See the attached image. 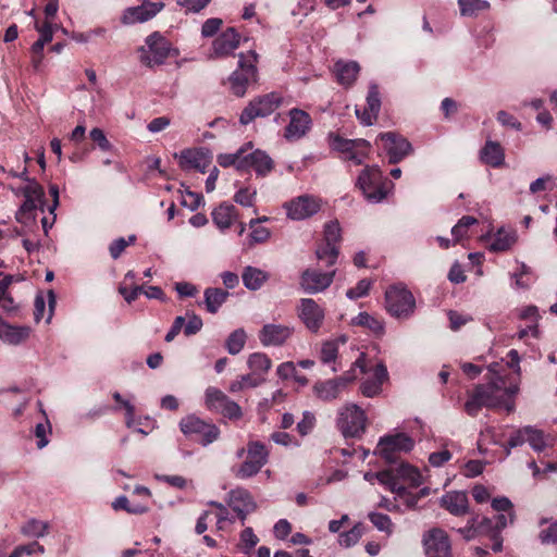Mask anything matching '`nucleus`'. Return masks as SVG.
I'll use <instances>...</instances> for the list:
<instances>
[{
    "mask_svg": "<svg viewBox=\"0 0 557 557\" xmlns=\"http://www.w3.org/2000/svg\"><path fill=\"white\" fill-rule=\"evenodd\" d=\"M498 363L488 366L490 376L485 384H479L469 394L465 404L466 412L475 417L485 407L490 409L505 408L508 412L513 411L515 403L512 397L518 393V383H507L506 375L499 371Z\"/></svg>",
    "mask_w": 557,
    "mask_h": 557,
    "instance_id": "obj_1",
    "label": "nucleus"
},
{
    "mask_svg": "<svg viewBox=\"0 0 557 557\" xmlns=\"http://www.w3.org/2000/svg\"><path fill=\"white\" fill-rule=\"evenodd\" d=\"M358 186L368 201L377 203L386 198L394 185L383 177L379 168L367 166L358 177Z\"/></svg>",
    "mask_w": 557,
    "mask_h": 557,
    "instance_id": "obj_2",
    "label": "nucleus"
},
{
    "mask_svg": "<svg viewBox=\"0 0 557 557\" xmlns=\"http://www.w3.org/2000/svg\"><path fill=\"white\" fill-rule=\"evenodd\" d=\"M258 55L255 51H248L247 54L240 53L238 67L230 77L231 90L234 95L243 97L246 94L247 86L257 81Z\"/></svg>",
    "mask_w": 557,
    "mask_h": 557,
    "instance_id": "obj_3",
    "label": "nucleus"
},
{
    "mask_svg": "<svg viewBox=\"0 0 557 557\" xmlns=\"http://www.w3.org/2000/svg\"><path fill=\"white\" fill-rule=\"evenodd\" d=\"M366 412L355 404H345L338 409L336 425L345 437H359L367 429Z\"/></svg>",
    "mask_w": 557,
    "mask_h": 557,
    "instance_id": "obj_4",
    "label": "nucleus"
},
{
    "mask_svg": "<svg viewBox=\"0 0 557 557\" xmlns=\"http://www.w3.org/2000/svg\"><path fill=\"white\" fill-rule=\"evenodd\" d=\"M385 307L391 315L407 319L414 311L416 300L405 286L394 285L385 292Z\"/></svg>",
    "mask_w": 557,
    "mask_h": 557,
    "instance_id": "obj_5",
    "label": "nucleus"
},
{
    "mask_svg": "<svg viewBox=\"0 0 557 557\" xmlns=\"http://www.w3.org/2000/svg\"><path fill=\"white\" fill-rule=\"evenodd\" d=\"M269 450L265 445L259 441H250L247 444L246 460L238 467L233 469V473L237 479H248L256 475L268 462Z\"/></svg>",
    "mask_w": 557,
    "mask_h": 557,
    "instance_id": "obj_6",
    "label": "nucleus"
},
{
    "mask_svg": "<svg viewBox=\"0 0 557 557\" xmlns=\"http://www.w3.org/2000/svg\"><path fill=\"white\" fill-rule=\"evenodd\" d=\"M283 102V97L277 92H270L255 98L243 110L239 122L247 125L256 117H265L272 114Z\"/></svg>",
    "mask_w": 557,
    "mask_h": 557,
    "instance_id": "obj_7",
    "label": "nucleus"
},
{
    "mask_svg": "<svg viewBox=\"0 0 557 557\" xmlns=\"http://www.w3.org/2000/svg\"><path fill=\"white\" fill-rule=\"evenodd\" d=\"M413 446V440L404 433L386 435L380 438L374 455L380 456L388 463H395L399 453L410 451Z\"/></svg>",
    "mask_w": 557,
    "mask_h": 557,
    "instance_id": "obj_8",
    "label": "nucleus"
},
{
    "mask_svg": "<svg viewBox=\"0 0 557 557\" xmlns=\"http://www.w3.org/2000/svg\"><path fill=\"white\" fill-rule=\"evenodd\" d=\"M171 51V44L159 32L150 34L146 38V47H140V60L148 66L164 63Z\"/></svg>",
    "mask_w": 557,
    "mask_h": 557,
    "instance_id": "obj_9",
    "label": "nucleus"
},
{
    "mask_svg": "<svg viewBox=\"0 0 557 557\" xmlns=\"http://www.w3.org/2000/svg\"><path fill=\"white\" fill-rule=\"evenodd\" d=\"M180 429L186 436H197L207 446L218 440L220 430L216 425L206 422L195 414H189L180 421Z\"/></svg>",
    "mask_w": 557,
    "mask_h": 557,
    "instance_id": "obj_10",
    "label": "nucleus"
},
{
    "mask_svg": "<svg viewBox=\"0 0 557 557\" xmlns=\"http://www.w3.org/2000/svg\"><path fill=\"white\" fill-rule=\"evenodd\" d=\"M426 557H451V544L447 533L441 528H432L422 535Z\"/></svg>",
    "mask_w": 557,
    "mask_h": 557,
    "instance_id": "obj_11",
    "label": "nucleus"
},
{
    "mask_svg": "<svg viewBox=\"0 0 557 557\" xmlns=\"http://www.w3.org/2000/svg\"><path fill=\"white\" fill-rule=\"evenodd\" d=\"M336 270L321 272L315 269H307L301 273L300 286L307 294H317L326 289L334 280Z\"/></svg>",
    "mask_w": 557,
    "mask_h": 557,
    "instance_id": "obj_12",
    "label": "nucleus"
},
{
    "mask_svg": "<svg viewBox=\"0 0 557 557\" xmlns=\"http://www.w3.org/2000/svg\"><path fill=\"white\" fill-rule=\"evenodd\" d=\"M298 311V315L306 327L317 333L324 321L325 313L323 308L311 298H302L300 299Z\"/></svg>",
    "mask_w": 557,
    "mask_h": 557,
    "instance_id": "obj_13",
    "label": "nucleus"
},
{
    "mask_svg": "<svg viewBox=\"0 0 557 557\" xmlns=\"http://www.w3.org/2000/svg\"><path fill=\"white\" fill-rule=\"evenodd\" d=\"M288 218L305 220L315 214L320 208V200L313 196L304 195L285 205Z\"/></svg>",
    "mask_w": 557,
    "mask_h": 557,
    "instance_id": "obj_14",
    "label": "nucleus"
},
{
    "mask_svg": "<svg viewBox=\"0 0 557 557\" xmlns=\"http://www.w3.org/2000/svg\"><path fill=\"white\" fill-rule=\"evenodd\" d=\"M163 8V2L144 1L140 5L127 8L121 21L125 25L147 22L154 17Z\"/></svg>",
    "mask_w": 557,
    "mask_h": 557,
    "instance_id": "obj_15",
    "label": "nucleus"
},
{
    "mask_svg": "<svg viewBox=\"0 0 557 557\" xmlns=\"http://www.w3.org/2000/svg\"><path fill=\"white\" fill-rule=\"evenodd\" d=\"M289 123L285 127L284 137L288 140L302 138L311 128L312 120L306 111L292 109L288 112Z\"/></svg>",
    "mask_w": 557,
    "mask_h": 557,
    "instance_id": "obj_16",
    "label": "nucleus"
},
{
    "mask_svg": "<svg viewBox=\"0 0 557 557\" xmlns=\"http://www.w3.org/2000/svg\"><path fill=\"white\" fill-rule=\"evenodd\" d=\"M380 138L384 141V149L388 154L389 163H398L411 151V144L393 132L382 133Z\"/></svg>",
    "mask_w": 557,
    "mask_h": 557,
    "instance_id": "obj_17",
    "label": "nucleus"
},
{
    "mask_svg": "<svg viewBox=\"0 0 557 557\" xmlns=\"http://www.w3.org/2000/svg\"><path fill=\"white\" fill-rule=\"evenodd\" d=\"M352 381L351 376L342 375L339 377L317 382L313 385V392L318 398L324 401L336 399L342 391Z\"/></svg>",
    "mask_w": 557,
    "mask_h": 557,
    "instance_id": "obj_18",
    "label": "nucleus"
},
{
    "mask_svg": "<svg viewBox=\"0 0 557 557\" xmlns=\"http://www.w3.org/2000/svg\"><path fill=\"white\" fill-rule=\"evenodd\" d=\"M333 146L336 150L345 153L346 159L356 164H360L370 145L366 139H344L336 137Z\"/></svg>",
    "mask_w": 557,
    "mask_h": 557,
    "instance_id": "obj_19",
    "label": "nucleus"
},
{
    "mask_svg": "<svg viewBox=\"0 0 557 557\" xmlns=\"http://www.w3.org/2000/svg\"><path fill=\"white\" fill-rule=\"evenodd\" d=\"M240 36L234 27H228L212 42V58H224L232 54L239 46Z\"/></svg>",
    "mask_w": 557,
    "mask_h": 557,
    "instance_id": "obj_20",
    "label": "nucleus"
},
{
    "mask_svg": "<svg viewBox=\"0 0 557 557\" xmlns=\"http://www.w3.org/2000/svg\"><path fill=\"white\" fill-rule=\"evenodd\" d=\"M381 110V97L379 86L375 83H371L367 96V107L363 111L356 109V115L362 124L370 126L372 125Z\"/></svg>",
    "mask_w": 557,
    "mask_h": 557,
    "instance_id": "obj_21",
    "label": "nucleus"
},
{
    "mask_svg": "<svg viewBox=\"0 0 557 557\" xmlns=\"http://www.w3.org/2000/svg\"><path fill=\"white\" fill-rule=\"evenodd\" d=\"M293 334V327L283 324H265L259 332V339L263 346H281Z\"/></svg>",
    "mask_w": 557,
    "mask_h": 557,
    "instance_id": "obj_22",
    "label": "nucleus"
},
{
    "mask_svg": "<svg viewBox=\"0 0 557 557\" xmlns=\"http://www.w3.org/2000/svg\"><path fill=\"white\" fill-rule=\"evenodd\" d=\"M178 158L180 166L185 171L195 169L205 173L211 162L208 151L202 149H185L181 151Z\"/></svg>",
    "mask_w": 557,
    "mask_h": 557,
    "instance_id": "obj_23",
    "label": "nucleus"
},
{
    "mask_svg": "<svg viewBox=\"0 0 557 557\" xmlns=\"http://www.w3.org/2000/svg\"><path fill=\"white\" fill-rule=\"evenodd\" d=\"M247 150L246 148V152H243L244 171L252 169L260 176L268 175L273 169V160L270 156L262 150H255L249 153Z\"/></svg>",
    "mask_w": 557,
    "mask_h": 557,
    "instance_id": "obj_24",
    "label": "nucleus"
},
{
    "mask_svg": "<svg viewBox=\"0 0 557 557\" xmlns=\"http://www.w3.org/2000/svg\"><path fill=\"white\" fill-rule=\"evenodd\" d=\"M441 506L456 517L465 516L469 510V502L466 492H447L441 498Z\"/></svg>",
    "mask_w": 557,
    "mask_h": 557,
    "instance_id": "obj_25",
    "label": "nucleus"
},
{
    "mask_svg": "<svg viewBox=\"0 0 557 557\" xmlns=\"http://www.w3.org/2000/svg\"><path fill=\"white\" fill-rule=\"evenodd\" d=\"M388 377L386 367L380 362L373 369L372 377L364 380L360 385V392L366 397H375L382 392V384Z\"/></svg>",
    "mask_w": 557,
    "mask_h": 557,
    "instance_id": "obj_26",
    "label": "nucleus"
},
{
    "mask_svg": "<svg viewBox=\"0 0 557 557\" xmlns=\"http://www.w3.org/2000/svg\"><path fill=\"white\" fill-rule=\"evenodd\" d=\"M30 334L28 326H15L0 318V338L11 345H18L26 341Z\"/></svg>",
    "mask_w": 557,
    "mask_h": 557,
    "instance_id": "obj_27",
    "label": "nucleus"
},
{
    "mask_svg": "<svg viewBox=\"0 0 557 557\" xmlns=\"http://www.w3.org/2000/svg\"><path fill=\"white\" fill-rule=\"evenodd\" d=\"M269 278L270 274L267 271L252 265L245 267L242 272L244 286L252 292L259 290Z\"/></svg>",
    "mask_w": 557,
    "mask_h": 557,
    "instance_id": "obj_28",
    "label": "nucleus"
},
{
    "mask_svg": "<svg viewBox=\"0 0 557 557\" xmlns=\"http://www.w3.org/2000/svg\"><path fill=\"white\" fill-rule=\"evenodd\" d=\"M334 71L337 82L345 87H349L356 81L360 66L356 61H337L334 65Z\"/></svg>",
    "mask_w": 557,
    "mask_h": 557,
    "instance_id": "obj_29",
    "label": "nucleus"
},
{
    "mask_svg": "<svg viewBox=\"0 0 557 557\" xmlns=\"http://www.w3.org/2000/svg\"><path fill=\"white\" fill-rule=\"evenodd\" d=\"M236 218V208L233 205L222 203L212 212L213 222L220 230L228 228Z\"/></svg>",
    "mask_w": 557,
    "mask_h": 557,
    "instance_id": "obj_30",
    "label": "nucleus"
},
{
    "mask_svg": "<svg viewBox=\"0 0 557 557\" xmlns=\"http://www.w3.org/2000/svg\"><path fill=\"white\" fill-rule=\"evenodd\" d=\"M481 158L486 164L497 168L504 163L505 154L498 143L490 140L483 147Z\"/></svg>",
    "mask_w": 557,
    "mask_h": 557,
    "instance_id": "obj_31",
    "label": "nucleus"
},
{
    "mask_svg": "<svg viewBox=\"0 0 557 557\" xmlns=\"http://www.w3.org/2000/svg\"><path fill=\"white\" fill-rule=\"evenodd\" d=\"M375 478L382 485L388 488L392 493H395L398 497H403V495L406 494V487L398 483L396 469L376 472Z\"/></svg>",
    "mask_w": 557,
    "mask_h": 557,
    "instance_id": "obj_32",
    "label": "nucleus"
},
{
    "mask_svg": "<svg viewBox=\"0 0 557 557\" xmlns=\"http://www.w3.org/2000/svg\"><path fill=\"white\" fill-rule=\"evenodd\" d=\"M375 478L382 485L388 488L392 493H395L398 497H403V495L406 494V487L398 483L396 469L376 472Z\"/></svg>",
    "mask_w": 557,
    "mask_h": 557,
    "instance_id": "obj_33",
    "label": "nucleus"
},
{
    "mask_svg": "<svg viewBox=\"0 0 557 557\" xmlns=\"http://www.w3.org/2000/svg\"><path fill=\"white\" fill-rule=\"evenodd\" d=\"M49 530V522L32 518L21 525L20 532L26 537L39 539L46 536Z\"/></svg>",
    "mask_w": 557,
    "mask_h": 557,
    "instance_id": "obj_34",
    "label": "nucleus"
},
{
    "mask_svg": "<svg viewBox=\"0 0 557 557\" xmlns=\"http://www.w3.org/2000/svg\"><path fill=\"white\" fill-rule=\"evenodd\" d=\"M228 292L221 288H207L205 290V304L207 310L215 313L228 297Z\"/></svg>",
    "mask_w": 557,
    "mask_h": 557,
    "instance_id": "obj_35",
    "label": "nucleus"
},
{
    "mask_svg": "<svg viewBox=\"0 0 557 557\" xmlns=\"http://www.w3.org/2000/svg\"><path fill=\"white\" fill-rule=\"evenodd\" d=\"M527 442L535 451H543L546 447L552 446L553 438L544 434L543 431L528 425V440Z\"/></svg>",
    "mask_w": 557,
    "mask_h": 557,
    "instance_id": "obj_36",
    "label": "nucleus"
},
{
    "mask_svg": "<svg viewBox=\"0 0 557 557\" xmlns=\"http://www.w3.org/2000/svg\"><path fill=\"white\" fill-rule=\"evenodd\" d=\"M247 364L252 373L265 376L271 369L272 362L265 354L255 352L249 356Z\"/></svg>",
    "mask_w": 557,
    "mask_h": 557,
    "instance_id": "obj_37",
    "label": "nucleus"
},
{
    "mask_svg": "<svg viewBox=\"0 0 557 557\" xmlns=\"http://www.w3.org/2000/svg\"><path fill=\"white\" fill-rule=\"evenodd\" d=\"M396 474L398 475V480L401 479L408 481L413 487H418L423 483V478L420 471L408 463L399 465L396 468Z\"/></svg>",
    "mask_w": 557,
    "mask_h": 557,
    "instance_id": "obj_38",
    "label": "nucleus"
},
{
    "mask_svg": "<svg viewBox=\"0 0 557 557\" xmlns=\"http://www.w3.org/2000/svg\"><path fill=\"white\" fill-rule=\"evenodd\" d=\"M230 398L220 389L209 387L206 391V405L210 410L220 412Z\"/></svg>",
    "mask_w": 557,
    "mask_h": 557,
    "instance_id": "obj_39",
    "label": "nucleus"
},
{
    "mask_svg": "<svg viewBox=\"0 0 557 557\" xmlns=\"http://www.w3.org/2000/svg\"><path fill=\"white\" fill-rule=\"evenodd\" d=\"M458 5L462 16H473L490 8L485 0H458Z\"/></svg>",
    "mask_w": 557,
    "mask_h": 557,
    "instance_id": "obj_40",
    "label": "nucleus"
},
{
    "mask_svg": "<svg viewBox=\"0 0 557 557\" xmlns=\"http://www.w3.org/2000/svg\"><path fill=\"white\" fill-rule=\"evenodd\" d=\"M243 152H246V147H242L234 153H223L218 156V163L222 168L235 166L238 171L245 170V164L243 163Z\"/></svg>",
    "mask_w": 557,
    "mask_h": 557,
    "instance_id": "obj_41",
    "label": "nucleus"
},
{
    "mask_svg": "<svg viewBox=\"0 0 557 557\" xmlns=\"http://www.w3.org/2000/svg\"><path fill=\"white\" fill-rule=\"evenodd\" d=\"M354 323L356 325L364 326V327L369 329L370 331H372L373 333H375L377 335H381L384 332V324H383V322L380 321L379 319L370 315L368 312H360L354 319Z\"/></svg>",
    "mask_w": 557,
    "mask_h": 557,
    "instance_id": "obj_42",
    "label": "nucleus"
},
{
    "mask_svg": "<svg viewBox=\"0 0 557 557\" xmlns=\"http://www.w3.org/2000/svg\"><path fill=\"white\" fill-rule=\"evenodd\" d=\"M114 510H125L128 513L141 515L148 511V506L144 504L131 505L126 496H119L112 503Z\"/></svg>",
    "mask_w": 557,
    "mask_h": 557,
    "instance_id": "obj_43",
    "label": "nucleus"
},
{
    "mask_svg": "<svg viewBox=\"0 0 557 557\" xmlns=\"http://www.w3.org/2000/svg\"><path fill=\"white\" fill-rule=\"evenodd\" d=\"M315 255L320 261H325V264L331 267L334 265L337 261L338 247L336 245H330L324 242L323 245L317 248Z\"/></svg>",
    "mask_w": 557,
    "mask_h": 557,
    "instance_id": "obj_44",
    "label": "nucleus"
},
{
    "mask_svg": "<svg viewBox=\"0 0 557 557\" xmlns=\"http://www.w3.org/2000/svg\"><path fill=\"white\" fill-rule=\"evenodd\" d=\"M262 221H268V218L263 216L260 219H252L249 222V226L252 230L250 239L253 244L264 243L270 237V231L267 227L259 225V223Z\"/></svg>",
    "mask_w": 557,
    "mask_h": 557,
    "instance_id": "obj_45",
    "label": "nucleus"
},
{
    "mask_svg": "<svg viewBox=\"0 0 557 557\" xmlns=\"http://www.w3.org/2000/svg\"><path fill=\"white\" fill-rule=\"evenodd\" d=\"M362 536V525L357 523L349 531L343 532L338 536V544L342 547L348 548L358 543Z\"/></svg>",
    "mask_w": 557,
    "mask_h": 557,
    "instance_id": "obj_46",
    "label": "nucleus"
},
{
    "mask_svg": "<svg viewBox=\"0 0 557 557\" xmlns=\"http://www.w3.org/2000/svg\"><path fill=\"white\" fill-rule=\"evenodd\" d=\"M246 343V333L244 330H235L226 339V349L231 355H237Z\"/></svg>",
    "mask_w": 557,
    "mask_h": 557,
    "instance_id": "obj_47",
    "label": "nucleus"
},
{
    "mask_svg": "<svg viewBox=\"0 0 557 557\" xmlns=\"http://www.w3.org/2000/svg\"><path fill=\"white\" fill-rule=\"evenodd\" d=\"M24 198L32 199L44 203L45 191L39 183L36 181H28L24 187L18 190Z\"/></svg>",
    "mask_w": 557,
    "mask_h": 557,
    "instance_id": "obj_48",
    "label": "nucleus"
},
{
    "mask_svg": "<svg viewBox=\"0 0 557 557\" xmlns=\"http://www.w3.org/2000/svg\"><path fill=\"white\" fill-rule=\"evenodd\" d=\"M475 223H478V220L475 218L470 215L462 216L458 221V223L451 228V234L455 238L454 240L456 243L461 240L466 236L468 228Z\"/></svg>",
    "mask_w": 557,
    "mask_h": 557,
    "instance_id": "obj_49",
    "label": "nucleus"
},
{
    "mask_svg": "<svg viewBox=\"0 0 557 557\" xmlns=\"http://www.w3.org/2000/svg\"><path fill=\"white\" fill-rule=\"evenodd\" d=\"M369 519L377 530L385 532L387 534H391L393 532V522L387 515L380 512H370Z\"/></svg>",
    "mask_w": 557,
    "mask_h": 557,
    "instance_id": "obj_50",
    "label": "nucleus"
},
{
    "mask_svg": "<svg viewBox=\"0 0 557 557\" xmlns=\"http://www.w3.org/2000/svg\"><path fill=\"white\" fill-rule=\"evenodd\" d=\"M338 354V345L334 341H327L322 344L320 350V360L323 363H331L336 360Z\"/></svg>",
    "mask_w": 557,
    "mask_h": 557,
    "instance_id": "obj_51",
    "label": "nucleus"
},
{
    "mask_svg": "<svg viewBox=\"0 0 557 557\" xmlns=\"http://www.w3.org/2000/svg\"><path fill=\"white\" fill-rule=\"evenodd\" d=\"M341 240V227L337 221H331L324 226V242L336 245Z\"/></svg>",
    "mask_w": 557,
    "mask_h": 557,
    "instance_id": "obj_52",
    "label": "nucleus"
},
{
    "mask_svg": "<svg viewBox=\"0 0 557 557\" xmlns=\"http://www.w3.org/2000/svg\"><path fill=\"white\" fill-rule=\"evenodd\" d=\"M248 503H255L250 493L244 488H236L228 494V506L232 507L234 504L240 506L248 505Z\"/></svg>",
    "mask_w": 557,
    "mask_h": 557,
    "instance_id": "obj_53",
    "label": "nucleus"
},
{
    "mask_svg": "<svg viewBox=\"0 0 557 557\" xmlns=\"http://www.w3.org/2000/svg\"><path fill=\"white\" fill-rule=\"evenodd\" d=\"M556 187V183L550 175H545L536 178L530 184V191L536 194L543 190H553Z\"/></svg>",
    "mask_w": 557,
    "mask_h": 557,
    "instance_id": "obj_54",
    "label": "nucleus"
},
{
    "mask_svg": "<svg viewBox=\"0 0 557 557\" xmlns=\"http://www.w3.org/2000/svg\"><path fill=\"white\" fill-rule=\"evenodd\" d=\"M528 440V426L516 430L509 437L507 443V455L510 454V449L523 445Z\"/></svg>",
    "mask_w": 557,
    "mask_h": 557,
    "instance_id": "obj_55",
    "label": "nucleus"
},
{
    "mask_svg": "<svg viewBox=\"0 0 557 557\" xmlns=\"http://www.w3.org/2000/svg\"><path fill=\"white\" fill-rule=\"evenodd\" d=\"M315 425V417L310 411L302 413V419L297 423V431L301 436L308 435Z\"/></svg>",
    "mask_w": 557,
    "mask_h": 557,
    "instance_id": "obj_56",
    "label": "nucleus"
},
{
    "mask_svg": "<svg viewBox=\"0 0 557 557\" xmlns=\"http://www.w3.org/2000/svg\"><path fill=\"white\" fill-rule=\"evenodd\" d=\"M256 190L248 187L240 188L234 196V201L244 207H251L255 202Z\"/></svg>",
    "mask_w": 557,
    "mask_h": 557,
    "instance_id": "obj_57",
    "label": "nucleus"
},
{
    "mask_svg": "<svg viewBox=\"0 0 557 557\" xmlns=\"http://www.w3.org/2000/svg\"><path fill=\"white\" fill-rule=\"evenodd\" d=\"M186 318L188 319V321L183 326L184 334L186 336H190L198 333L203 325L201 318L195 314L194 312H187Z\"/></svg>",
    "mask_w": 557,
    "mask_h": 557,
    "instance_id": "obj_58",
    "label": "nucleus"
},
{
    "mask_svg": "<svg viewBox=\"0 0 557 557\" xmlns=\"http://www.w3.org/2000/svg\"><path fill=\"white\" fill-rule=\"evenodd\" d=\"M219 413H221L223 417L228 418L231 420H238L243 416L242 408L239 407V405L237 403H235L232 399H228L224 404V407L221 409V411Z\"/></svg>",
    "mask_w": 557,
    "mask_h": 557,
    "instance_id": "obj_59",
    "label": "nucleus"
},
{
    "mask_svg": "<svg viewBox=\"0 0 557 557\" xmlns=\"http://www.w3.org/2000/svg\"><path fill=\"white\" fill-rule=\"evenodd\" d=\"M211 0H176V3L185 9L186 13H198L205 9Z\"/></svg>",
    "mask_w": 557,
    "mask_h": 557,
    "instance_id": "obj_60",
    "label": "nucleus"
},
{
    "mask_svg": "<svg viewBox=\"0 0 557 557\" xmlns=\"http://www.w3.org/2000/svg\"><path fill=\"white\" fill-rule=\"evenodd\" d=\"M89 136L91 140L98 145V147L103 151H109L112 149L111 143L108 140L104 132L98 127H95L90 131Z\"/></svg>",
    "mask_w": 557,
    "mask_h": 557,
    "instance_id": "obj_61",
    "label": "nucleus"
},
{
    "mask_svg": "<svg viewBox=\"0 0 557 557\" xmlns=\"http://www.w3.org/2000/svg\"><path fill=\"white\" fill-rule=\"evenodd\" d=\"M371 287V281L369 280H361L358 282L357 286L354 288H349L346 293V296L349 299H358L360 297H363L368 294L369 289Z\"/></svg>",
    "mask_w": 557,
    "mask_h": 557,
    "instance_id": "obj_62",
    "label": "nucleus"
},
{
    "mask_svg": "<svg viewBox=\"0 0 557 557\" xmlns=\"http://www.w3.org/2000/svg\"><path fill=\"white\" fill-rule=\"evenodd\" d=\"M539 539L542 544H557V522H552L546 529H543Z\"/></svg>",
    "mask_w": 557,
    "mask_h": 557,
    "instance_id": "obj_63",
    "label": "nucleus"
},
{
    "mask_svg": "<svg viewBox=\"0 0 557 557\" xmlns=\"http://www.w3.org/2000/svg\"><path fill=\"white\" fill-rule=\"evenodd\" d=\"M223 21L218 17L208 18L201 27V35L203 37H212L222 26Z\"/></svg>",
    "mask_w": 557,
    "mask_h": 557,
    "instance_id": "obj_64",
    "label": "nucleus"
}]
</instances>
